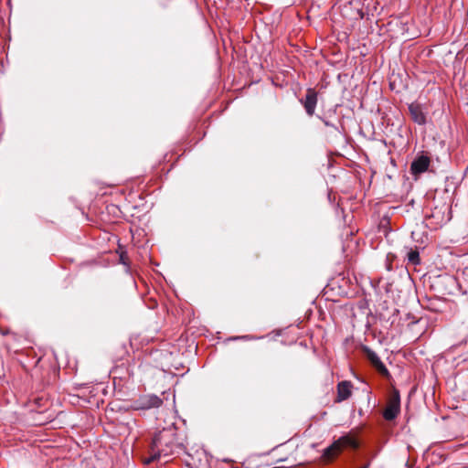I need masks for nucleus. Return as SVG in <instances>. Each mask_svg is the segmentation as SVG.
<instances>
[{"label":"nucleus","instance_id":"9","mask_svg":"<svg viewBox=\"0 0 468 468\" xmlns=\"http://www.w3.org/2000/svg\"><path fill=\"white\" fill-rule=\"evenodd\" d=\"M406 259L408 261V263L414 265V266L419 265L420 263V253L417 249H415V250L410 249L407 251Z\"/></svg>","mask_w":468,"mask_h":468},{"label":"nucleus","instance_id":"10","mask_svg":"<svg viewBox=\"0 0 468 468\" xmlns=\"http://www.w3.org/2000/svg\"><path fill=\"white\" fill-rule=\"evenodd\" d=\"M340 444L337 442H334L327 448L324 450V457L330 459L335 456L340 451Z\"/></svg>","mask_w":468,"mask_h":468},{"label":"nucleus","instance_id":"12","mask_svg":"<svg viewBox=\"0 0 468 468\" xmlns=\"http://www.w3.org/2000/svg\"><path fill=\"white\" fill-rule=\"evenodd\" d=\"M360 468H369V463H366L365 465H363L362 467Z\"/></svg>","mask_w":468,"mask_h":468},{"label":"nucleus","instance_id":"5","mask_svg":"<svg viewBox=\"0 0 468 468\" xmlns=\"http://www.w3.org/2000/svg\"><path fill=\"white\" fill-rule=\"evenodd\" d=\"M300 101L303 105L306 113L309 116L314 115L317 104V92L314 89H308L305 97Z\"/></svg>","mask_w":468,"mask_h":468},{"label":"nucleus","instance_id":"3","mask_svg":"<svg viewBox=\"0 0 468 468\" xmlns=\"http://www.w3.org/2000/svg\"><path fill=\"white\" fill-rule=\"evenodd\" d=\"M163 404V399L154 394H145L140 396L133 402V409L136 410H146L154 408H159Z\"/></svg>","mask_w":468,"mask_h":468},{"label":"nucleus","instance_id":"13","mask_svg":"<svg viewBox=\"0 0 468 468\" xmlns=\"http://www.w3.org/2000/svg\"><path fill=\"white\" fill-rule=\"evenodd\" d=\"M367 400L370 401V395H369V393L367 395Z\"/></svg>","mask_w":468,"mask_h":468},{"label":"nucleus","instance_id":"2","mask_svg":"<svg viewBox=\"0 0 468 468\" xmlns=\"http://www.w3.org/2000/svg\"><path fill=\"white\" fill-rule=\"evenodd\" d=\"M400 412V395L399 390L395 389L389 397L387 406L383 411V418L386 420H395Z\"/></svg>","mask_w":468,"mask_h":468},{"label":"nucleus","instance_id":"6","mask_svg":"<svg viewBox=\"0 0 468 468\" xmlns=\"http://www.w3.org/2000/svg\"><path fill=\"white\" fill-rule=\"evenodd\" d=\"M431 164V159L429 156L421 154L416 157L411 165L410 171L413 175H420L428 170Z\"/></svg>","mask_w":468,"mask_h":468},{"label":"nucleus","instance_id":"8","mask_svg":"<svg viewBox=\"0 0 468 468\" xmlns=\"http://www.w3.org/2000/svg\"><path fill=\"white\" fill-rule=\"evenodd\" d=\"M352 394V384L350 381H342L337 385V401L347 399Z\"/></svg>","mask_w":468,"mask_h":468},{"label":"nucleus","instance_id":"1","mask_svg":"<svg viewBox=\"0 0 468 468\" xmlns=\"http://www.w3.org/2000/svg\"><path fill=\"white\" fill-rule=\"evenodd\" d=\"M184 451V443L177 438L176 428L170 425L154 435L149 450L150 456L146 463L168 458Z\"/></svg>","mask_w":468,"mask_h":468},{"label":"nucleus","instance_id":"7","mask_svg":"<svg viewBox=\"0 0 468 468\" xmlns=\"http://www.w3.org/2000/svg\"><path fill=\"white\" fill-rule=\"evenodd\" d=\"M409 112L411 119L414 122L419 125H424L427 122L426 114L422 111V108L418 103H411L409 105Z\"/></svg>","mask_w":468,"mask_h":468},{"label":"nucleus","instance_id":"4","mask_svg":"<svg viewBox=\"0 0 468 468\" xmlns=\"http://www.w3.org/2000/svg\"><path fill=\"white\" fill-rule=\"evenodd\" d=\"M363 351L372 366L382 375L388 376V370L375 351L368 346H363Z\"/></svg>","mask_w":468,"mask_h":468},{"label":"nucleus","instance_id":"11","mask_svg":"<svg viewBox=\"0 0 468 468\" xmlns=\"http://www.w3.org/2000/svg\"><path fill=\"white\" fill-rule=\"evenodd\" d=\"M260 338H261V336L257 337V336H254V335H240V336H233V337H231L229 339L233 340V341H236V340H256V339H260Z\"/></svg>","mask_w":468,"mask_h":468}]
</instances>
